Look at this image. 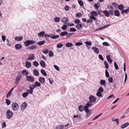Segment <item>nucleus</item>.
<instances>
[{
    "label": "nucleus",
    "instance_id": "60",
    "mask_svg": "<svg viewBox=\"0 0 129 129\" xmlns=\"http://www.w3.org/2000/svg\"><path fill=\"white\" fill-rule=\"evenodd\" d=\"M69 8H70L67 5L66 6L64 7V9L66 11H68L69 10Z\"/></svg>",
    "mask_w": 129,
    "mask_h": 129
},
{
    "label": "nucleus",
    "instance_id": "62",
    "mask_svg": "<svg viewBox=\"0 0 129 129\" xmlns=\"http://www.w3.org/2000/svg\"><path fill=\"white\" fill-rule=\"evenodd\" d=\"M114 65L115 69L117 70L119 69L118 66L115 62H114Z\"/></svg>",
    "mask_w": 129,
    "mask_h": 129
},
{
    "label": "nucleus",
    "instance_id": "21",
    "mask_svg": "<svg viewBox=\"0 0 129 129\" xmlns=\"http://www.w3.org/2000/svg\"><path fill=\"white\" fill-rule=\"evenodd\" d=\"M45 34V32L44 31H42L38 33V35L39 37H43L44 36Z\"/></svg>",
    "mask_w": 129,
    "mask_h": 129
},
{
    "label": "nucleus",
    "instance_id": "50",
    "mask_svg": "<svg viewBox=\"0 0 129 129\" xmlns=\"http://www.w3.org/2000/svg\"><path fill=\"white\" fill-rule=\"evenodd\" d=\"M70 32H75L76 31V30L75 28L72 27L70 28Z\"/></svg>",
    "mask_w": 129,
    "mask_h": 129
},
{
    "label": "nucleus",
    "instance_id": "9",
    "mask_svg": "<svg viewBox=\"0 0 129 129\" xmlns=\"http://www.w3.org/2000/svg\"><path fill=\"white\" fill-rule=\"evenodd\" d=\"M35 58L34 54H32L29 55L28 57V59L29 60H32L34 59Z\"/></svg>",
    "mask_w": 129,
    "mask_h": 129
},
{
    "label": "nucleus",
    "instance_id": "54",
    "mask_svg": "<svg viewBox=\"0 0 129 129\" xmlns=\"http://www.w3.org/2000/svg\"><path fill=\"white\" fill-rule=\"evenodd\" d=\"M96 95L99 97H101L102 96L101 93V92L98 91L96 94Z\"/></svg>",
    "mask_w": 129,
    "mask_h": 129
},
{
    "label": "nucleus",
    "instance_id": "57",
    "mask_svg": "<svg viewBox=\"0 0 129 129\" xmlns=\"http://www.w3.org/2000/svg\"><path fill=\"white\" fill-rule=\"evenodd\" d=\"M102 114V113H101L100 114H99L98 115H97V116L95 117L94 118H93V120H94L96 119L97 118H99V117H100V116H101Z\"/></svg>",
    "mask_w": 129,
    "mask_h": 129
},
{
    "label": "nucleus",
    "instance_id": "59",
    "mask_svg": "<svg viewBox=\"0 0 129 129\" xmlns=\"http://www.w3.org/2000/svg\"><path fill=\"white\" fill-rule=\"evenodd\" d=\"M74 34V33H68V34H67V37H69L73 35Z\"/></svg>",
    "mask_w": 129,
    "mask_h": 129
},
{
    "label": "nucleus",
    "instance_id": "32",
    "mask_svg": "<svg viewBox=\"0 0 129 129\" xmlns=\"http://www.w3.org/2000/svg\"><path fill=\"white\" fill-rule=\"evenodd\" d=\"M68 34V32L66 31H64L62 32L61 34H60V35L61 36H64L65 35H67Z\"/></svg>",
    "mask_w": 129,
    "mask_h": 129
},
{
    "label": "nucleus",
    "instance_id": "43",
    "mask_svg": "<svg viewBox=\"0 0 129 129\" xmlns=\"http://www.w3.org/2000/svg\"><path fill=\"white\" fill-rule=\"evenodd\" d=\"M78 3L79 5L81 6H82L84 5L83 2L82 0H79L78 1Z\"/></svg>",
    "mask_w": 129,
    "mask_h": 129
},
{
    "label": "nucleus",
    "instance_id": "4",
    "mask_svg": "<svg viewBox=\"0 0 129 129\" xmlns=\"http://www.w3.org/2000/svg\"><path fill=\"white\" fill-rule=\"evenodd\" d=\"M22 74L21 73H19L18 75L16 77L15 81V83L16 84H17L19 83L20 79L22 77Z\"/></svg>",
    "mask_w": 129,
    "mask_h": 129
},
{
    "label": "nucleus",
    "instance_id": "58",
    "mask_svg": "<svg viewBox=\"0 0 129 129\" xmlns=\"http://www.w3.org/2000/svg\"><path fill=\"white\" fill-rule=\"evenodd\" d=\"M82 16V13H78L76 14V16L78 17H81Z\"/></svg>",
    "mask_w": 129,
    "mask_h": 129
},
{
    "label": "nucleus",
    "instance_id": "29",
    "mask_svg": "<svg viewBox=\"0 0 129 129\" xmlns=\"http://www.w3.org/2000/svg\"><path fill=\"white\" fill-rule=\"evenodd\" d=\"M35 84L36 87H40L41 86V84L40 83L36 81L35 82Z\"/></svg>",
    "mask_w": 129,
    "mask_h": 129
},
{
    "label": "nucleus",
    "instance_id": "49",
    "mask_svg": "<svg viewBox=\"0 0 129 129\" xmlns=\"http://www.w3.org/2000/svg\"><path fill=\"white\" fill-rule=\"evenodd\" d=\"M108 80L110 83H112L113 81V79L112 77H109L108 79Z\"/></svg>",
    "mask_w": 129,
    "mask_h": 129
},
{
    "label": "nucleus",
    "instance_id": "46",
    "mask_svg": "<svg viewBox=\"0 0 129 129\" xmlns=\"http://www.w3.org/2000/svg\"><path fill=\"white\" fill-rule=\"evenodd\" d=\"M33 89H30V90H27L26 91L28 93V94H32L33 92Z\"/></svg>",
    "mask_w": 129,
    "mask_h": 129
},
{
    "label": "nucleus",
    "instance_id": "8",
    "mask_svg": "<svg viewBox=\"0 0 129 129\" xmlns=\"http://www.w3.org/2000/svg\"><path fill=\"white\" fill-rule=\"evenodd\" d=\"M89 99L90 101L92 102H95L96 100L95 98L92 95H91L89 97Z\"/></svg>",
    "mask_w": 129,
    "mask_h": 129
},
{
    "label": "nucleus",
    "instance_id": "36",
    "mask_svg": "<svg viewBox=\"0 0 129 129\" xmlns=\"http://www.w3.org/2000/svg\"><path fill=\"white\" fill-rule=\"evenodd\" d=\"M36 45L32 46L31 47H28V49L29 50H33L36 49Z\"/></svg>",
    "mask_w": 129,
    "mask_h": 129
},
{
    "label": "nucleus",
    "instance_id": "1",
    "mask_svg": "<svg viewBox=\"0 0 129 129\" xmlns=\"http://www.w3.org/2000/svg\"><path fill=\"white\" fill-rule=\"evenodd\" d=\"M35 43V42L33 40H28L25 41L24 42L25 46L27 47L29 45L34 44Z\"/></svg>",
    "mask_w": 129,
    "mask_h": 129
},
{
    "label": "nucleus",
    "instance_id": "40",
    "mask_svg": "<svg viewBox=\"0 0 129 129\" xmlns=\"http://www.w3.org/2000/svg\"><path fill=\"white\" fill-rule=\"evenodd\" d=\"M104 64L105 65V67L107 69H108L109 68V65L108 63L106 61H104Z\"/></svg>",
    "mask_w": 129,
    "mask_h": 129
},
{
    "label": "nucleus",
    "instance_id": "14",
    "mask_svg": "<svg viewBox=\"0 0 129 129\" xmlns=\"http://www.w3.org/2000/svg\"><path fill=\"white\" fill-rule=\"evenodd\" d=\"M92 48L94 52L97 54H98L99 53V51L98 48L96 47H92Z\"/></svg>",
    "mask_w": 129,
    "mask_h": 129
},
{
    "label": "nucleus",
    "instance_id": "11",
    "mask_svg": "<svg viewBox=\"0 0 129 129\" xmlns=\"http://www.w3.org/2000/svg\"><path fill=\"white\" fill-rule=\"evenodd\" d=\"M23 37L22 36H20L19 37H16L15 38V41H19L22 40L23 39Z\"/></svg>",
    "mask_w": 129,
    "mask_h": 129
},
{
    "label": "nucleus",
    "instance_id": "18",
    "mask_svg": "<svg viewBox=\"0 0 129 129\" xmlns=\"http://www.w3.org/2000/svg\"><path fill=\"white\" fill-rule=\"evenodd\" d=\"M25 66L27 68H30L31 66V63L28 61H26L25 63Z\"/></svg>",
    "mask_w": 129,
    "mask_h": 129
},
{
    "label": "nucleus",
    "instance_id": "6",
    "mask_svg": "<svg viewBox=\"0 0 129 129\" xmlns=\"http://www.w3.org/2000/svg\"><path fill=\"white\" fill-rule=\"evenodd\" d=\"M47 36L48 37L51 38L52 39H56L57 38H58L59 37L58 35H55L53 34H51L50 35H47Z\"/></svg>",
    "mask_w": 129,
    "mask_h": 129
},
{
    "label": "nucleus",
    "instance_id": "13",
    "mask_svg": "<svg viewBox=\"0 0 129 129\" xmlns=\"http://www.w3.org/2000/svg\"><path fill=\"white\" fill-rule=\"evenodd\" d=\"M101 12L103 13L107 17H109V14L107 10H104V11H101Z\"/></svg>",
    "mask_w": 129,
    "mask_h": 129
},
{
    "label": "nucleus",
    "instance_id": "10",
    "mask_svg": "<svg viewBox=\"0 0 129 129\" xmlns=\"http://www.w3.org/2000/svg\"><path fill=\"white\" fill-rule=\"evenodd\" d=\"M15 47L16 49L18 50L21 49L22 47L21 44H18L15 45Z\"/></svg>",
    "mask_w": 129,
    "mask_h": 129
},
{
    "label": "nucleus",
    "instance_id": "51",
    "mask_svg": "<svg viewBox=\"0 0 129 129\" xmlns=\"http://www.w3.org/2000/svg\"><path fill=\"white\" fill-rule=\"evenodd\" d=\"M11 102L8 99H7L6 100V103L7 105H8L11 104Z\"/></svg>",
    "mask_w": 129,
    "mask_h": 129
},
{
    "label": "nucleus",
    "instance_id": "17",
    "mask_svg": "<svg viewBox=\"0 0 129 129\" xmlns=\"http://www.w3.org/2000/svg\"><path fill=\"white\" fill-rule=\"evenodd\" d=\"M34 74L36 76H38L39 75V73L37 69H34L33 71Z\"/></svg>",
    "mask_w": 129,
    "mask_h": 129
},
{
    "label": "nucleus",
    "instance_id": "37",
    "mask_svg": "<svg viewBox=\"0 0 129 129\" xmlns=\"http://www.w3.org/2000/svg\"><path fill=\"white\" fill-rule=\"evenodd\" d=\"M49 50L47 49H45L43 50L42 52L45 54H47L49 52Z\"/></svg>",
    "mask_w": 129,
    "mask_h": 129
},
{
    "label": "nucleus",
    "instance_id": "16",
    "mask_svg": "<svg viewBox=\"0 0 129 129\" xmlns=\"http://www.w3.org/2000/svg\"><path fill=\"white\" fill-rule=\"evenodd\" d=\"M61 21L63 23H66L68 21V19L67 17H64L61 19Z\"/></svg>",
    "mask_w": 129,
    "mask_h": 129
},
{
    "label": "nucleus",
    "instance_id": "15",
    "mask_svg": "<svg viewBox=\"0 0 129 129\" xmlns=\"http://www.w3.org/2000/svg\"><path fill=\"white\" fill-rule=\"evenodd\" d=\"M100 83L101 85L104 86L105 87H106V81L104 80H101L100 81Z\"/></svg>",
    "mask_w": 129,
    "mask_h": 129
},
{
    "label": "nucleus",
    "instance_id": "24",
    "mask_svg": "<svg viewBox=\"0 0 129 129\" xmlns=\"http://www.w3.org/2000/svg\"><path fill=\"white\" fill-rule=\"evenodd\" d=\"M128 12H129V9L128 7L126 9L122 10L121 11V13L122 14H123L124 13H127Z\"/></svg>",
    "mask_w": 129,
    "mask_h": 129
},
{
    "label": "nucleus",
    "instance_id": "56",
    "mask_svg": "<svg viewBox=\"0 0 129 129\" xmlns=\"http://www.w3.org/2000/svg\"><path fill=\"white\" fill-rule=\"evenodd\" d=\"M80 22V20L79 19H76L74 21V22L77 24H79Z\"/></svg>",
    "mask_w": 129,
    "mask_h": 129
},
{
    "label": "nucleus",
    "instance_id": "26",
    "mask_svg": "<svg viewBox=\"0 0 129 129\" xmlns=\"http://www.w3.org/2000/svg\"><path fill=\"white\" fill-rule=\"evenodd\" d=\"M118 8L120 10H123L124 9V6L123 5L120 4L118 6Z\"/></svg>",
    "mask_w": 129,
    "mask_h": 129
},
{
    "label": "nucleus",
    "instance_id": "5",
    "mask_svg": "<svg viewBox=\"0 0 129 129\" xmlns=\"http://www.w3.org/2000/svg\"><path fill=\"white\" fill-rule=\"evenodd\" d=\"M26 80L29 82H33L34 81V78L31 76H27L26 77Z\"/></svg>",
    "mask_w": 129,
    "mask_h": 129
},
{
    "label": "nucleus",
    "instance_id": "55",
    "mask_svg": "<svg viewBox=\"0 0 129 129\" xmlns=\"http://www.w3.org/2000/svg\"><path fill=\"white\" fill-rule=\"evenodd\" d=\"M103 45L105 46H109V43L106 42H104L103 43Z\"/></svg>",
    "mask_w": 129,
    "mask_h": 129
},
{
    "label": "nucleus",
    "instance_id": "48",
    "mask_svg": "<svg viewBox=\"0 0 129 129\" xmlns=\"http://www.w3.org/2000/svg\"><path fill=\"white\" fill-rule=\"evenodd\" d=\"M67 27L66 25L64 24L61 27V29L63 30H65L67 28Z\"/></svg>",
    "mask_w": 129,
    "mask_h": 129
},
{
    "label": "nucleus",
    "instance_id": "25",
    "mask_svg": "<svg viewBox=\"0 0 129 129\" xmlns=\"http://www.w3.org/2000/svg\"><path fill=\"white\" fill-rule=\"evenodd\" d=\"M41 73L43 75L45 76L47 75V74L44 69H41Z\"/></svg>",
    "mask_w": 129,
    "mask_h": 129
},
{
    "label": "nucleus",
    "instance_id": "33",
    "mask_svg": "<svg viewBox=\"0 0 129 129\" xmlns=\"http://www.w3.org/2000/svg\"><path fill=\"white\" fill-rule=\"evenodd\" d=\"M115 15L118 17L119 16V13L118 10H116L114 11Z\"/></svg>",
    "mask_w": 129,
    "mask_h": 129
},
{
    "label": "nucleus",
    "instance_id": "22",
    "mask_svg": "<svg viewBox=\"0 0 129 129\" xmlns=\"http://www.w3.org/2000/svg\"><path fill=\"white\" fill-rule=\"evenodd\" d=\"M40 64L41 66L43 68L45 67V63L44 61L42 60L40 62Z\"/></svg>",
    "mask_w": 129,
    "mask_h": 129
},
{
    "label": "nucleus",
    "instance_id": "53",
    "mask_svg": "<svg viewBox=\"0 0 129 129\" xmlns=\"http://www.w3.org/2000/svg\"><path fill=\"white\" fill-rule=\"evenodd\" d=\"M84 109L85 112L86 113H88L89 112V110L88 108H85V107H84Z\"/></svg>",
    "mask_w": 129,
    "mask_h": 129
},
{
    "label": "nucleus",
    "instance_id": "19",
    "mask_svg": "<svg viewBox=\"0 0 129 129\" xmlns=\"http://www.w3.org/2000/svg\"><path fill=\"white\" fill-rule=\"evenodd\" d=\"M129 125V123L128 122H127L121 125V127L123 129L127 127Z\"/></svg>",
    "mask_w": 129,
    "mask_h": 129
},
{
    "label": "nucleus",
    "instance_id": "47",
    "mask_svg": "<svg viewBox=\"0 0 129 129\" xmlns=\"http://www.w3.org/2000/svg\"><path fill=\"white\" fill-rule=\"evenodd\" d=\"M107 7L109 9L113 10L114 9L113 7L111 5H108Z\"/></svg>",
    "mask_w": 129,
    "mask_h": 129
},
{
    "label": "nucleus",
    "instance_id": "39",
    "mask_svg": "<svg viewBox=\"0 0 129 129\" xmlns=\"http://www.w3.org/2000/svg\"><path fill=\"white\" fill-rule=\"evenodd\" d=\"M91 14L92 15L94 16H96L98 15L97 12L94 11H92Z\"/></svg>",
    "mask_w": 129,
    "mask_h": 129
},
{
    "label": "nucleus",
    "instance_id": "52",
    "mask_svg": "<svg viewBox=\"0 0 129 129\" xmlns=\"http://www.w3.org/2000/svg\"><path fill=\"white\" fill-rule=\"evenodd\" d=\"M54 20L56 22H58L59 21L60 18L58 17H56L54 18Z\"/></svg>",
    "mask_w": 129,
    "mask_h": 129
},
{
    "label": "nucleus",
    "instance_id": "2",
    "mask_svg": "<svg viewBox=\"0 0 129 129\" xmlns=\"http://www.w3.org/2000/svg\"><path fill=\"white\" fill-rule=\"evenodd\" d=\"M13 115V113L10 110H7L6 112V116L7 118L11 119Z\"/></svg>",
    "mask_w": 129,
    "mask_h": 129
},
{
    "label": "nucleus",
    "instance_id": "45",
    "mask_svg": "<svg viewBox=\"0 0 129 129\" xmlns=\"http://www.w3.org/2000/svg\"><path fill=\"white\" fill-rule=\"evenodd\" d=\"M98 91L99 92H102L104 91V90L103 88L101 87H100L98 89Z\"/></svg>",
    "mask_w": 129,
    "mask_h": 129
},
{
    "label": "nucleus",
    "instance_id": "30",
    "mask_svg": "<svg viewBox=\"0 0 129 129\" xmlns=\"http://www.w3.org/2000/svg\"><path fill=\"white\" fill-rule=\"evenodd\" d=\"M84 107L83 106L80 105L78 107L79 111L80 112H82L83 111L84 109Z\"/></svg>",
    "mask_w": 129,
    "mask_h": 129
},
{
    "label": "nucleus",
    "instance_id": "42",
    "mask_svg": "<svg viewBox=\"0 0 129 129\" xmlns=\"http://www.w3.org/2000/svg\"><path fill=\"white\" fill-rule=\"evenodd\" d=\"M63 45L61 43L58 44L57 45L56 47L58 48H61L62 47Z\"/></svg>",
    "mask_w": 129,
    "mask_h": 129
},
{
    "label": "nucleus",
    "instance_id": "41",
    "mask_svg": "<svg viewBox=\"0 0 129 129\" xmlns=\"http://www.w3.org/2000/svg\"><path fill=\"white\" fill-rule=\"evenodd\" d=\"M33 64L34 66L37 67L39 65V63L36 61H35L33 62Z\"/></svg>",
    "mask_w": 129,
    "mask_h": 129
},
{
    "label": "nucleus",
    "instance_id": "63",
    "mask_svg": "<svg viewBox=\"0 0 129 129\" xmlns=\"http://www.w3.org/2000/svg\"><path fill=\"white\" fill-rule=\"evenodd\" d=\"M99 58L102 60H104V58L102 56V55L101 54H99Z\"/></svg>",
    "mask_w": 129,
    "mask_h": 129
},
{
    "label": "nucleus",
    "instance_id": "38",
    "mask_svg": "<svg viewBox=\"0 0 129 129\" xmlns=\"http://www.w3.org/2000/svg\"><path fill=\"white\" fill-rule=\"evenodd\" d=\"M48 54L50 57L53 56L54 55L53 52L52 51H50Z\"/></svg>",
    "mask_w": 129,
    "mask_h": 129
},
{
    "label": "nucleus",
    "instance_id": "12",
    "mask_svg": "<svg viewBox=\"0 0 129 129\" xmlns=\"http://www.w3.org/2000/svg\"><path fill=\"white\" fill-rule=\"evenodd\" d=\"M39 80L41 83L42 84L44 83L45 81V78L42 77H40L39 78Z\"/></svg>",
    "mask_w": 129,
    "mask_h": 129
},
{
    "label": "nucleus",
    "instance_id": "27",
    "mask_svg": "<svg viewBox=\"0 0 129 129\" xmlns=\"http://www.w3.org/2000/svg\"><path fill=\"white\" fill-rule=\"evenodd\" d=\"M45 42L46 41H43L38 42L37 44L39 46H41L44 44Z\"/></svg>",
    "mask_w": 129,
    "mask_h": 129
},
{
    "label": "nucleus",
    "instance_id": "64",
    "mask_svg": "<svg viewBox=\"0 0 129 129\" xmlns=\"http://www.w3.org/2000/svg\"><path fill=\"white\" fill-rule=\"evenodd\" d=\"M82 44L83 43L81 42H77L75 44V45L77 46H80L82 45Z\"/></svg>",
    "mask_w": 129,
    "mask_h": 129
},
{
    "label": "nucleus",
    "instance_id": "44",
    "mask_svg": "<svg viewBox=\"0 0 129 129\" xmlns=\"http://www.w3.org/2000/svg\"><path fill=\"white\" fill-rule=\"evenodd\" d=\"M105 73L106 77L107 78L109 77V74L107 70H106L105 71Z\"/></svg>",
    "mask_w": 129,
    "mask_h": 129
},
{
    "label": "nucleus",
    "instance_id": "20",
    "mask_svg": "<svg viewBox=\"0 0 129 129\" xmlns=\"http://www.w3.org/2000/svg\"><path fill=\"white\" fill-rule=\"evenodd\" d=\"M73 45V44L70 42L67 43L66 44V46L67 47H72Z\"/></svg>",
    "mask_w": 129,
    "mask_h": 129
},
{
    "label": "nucleus",
    "instance_id": "34",
    "mask_svg": "<svg viewBox=\"0 0 129 129\" xmlns=\"http://www.w3.org/2000/svg\"><path fill=\"white\" fill-rule=\"evenodd\" d=\"M63 127V125H60L56 126L55 129H62Z\"/></svg>",
    "mask_w": 129,
    "mask_h": 129
},
{
    "label": "nucleus",
    "instance_id": "35",
    "mask_svg": "<svg viewBox=\"0 0 129 129\" xmlns=\"http://www.w3.org/2000/svg\"><path fill=\"white\" fill-rule=\"evenodd\" d=\"M28 95V93L27 92H25L22 94V95L23 98H26Z\"/></svg>",
    "mask_w": 129,
    "mask_h": 129
},
{
    "label": "nucleus",
    "instance_id": "3",
    "mask_svg": "<svg viewBox=\"0 0 129 129\" xmlns=\"http://www.w3.org/2000/svg\"><path fill=\"white\" fill-rule=\"evenodd\" d=\"M19 107L18 105L16 102L12 104V107L13 110L14 111H17Z\"/></svg>",
    "mask_w": 129,
    "mask_h": 129
},
{
    "label": "nucleus",
    "instance_id": "61",
    "mask_svg": "<svg viewBox=\"0 0 129 129\" xmlns=\"http://www.w3.org/2000/svg\"><path fill=\"white\" fill-rule=\"evenodd\" d=\"M85 43L87 45L91 46L92 45L91 43L89 41L86 42Z\"/></svg>",
    "mask_w": 129,
    "mask_h": 129
},
{
    "label": "nucleus",
    "instance_id": "31",
    "mask_svg": "<svg viewBox=\"0 0 129 129\" xmlns=\"http://www.w3.org/2000/svg\"><path fill=\"white\" fill-rule=\"evenodd\" d=\"M82 25L81 24H77L76 26L75 27L78 29H79L82 27Z\"/></svg>",
    "mask_w": 129,
    "mask_h": 129
},
{
    "label": "nucleus",
    "instance_id": "7",
    "mask_svg": "<svg viewBox=\"0 0 129 129\" xmlns=\"http://www.w3.org/2000/svg\"><path fill=\"white\" fill-rule=\"evenodd\" d=\"M27 106V104L25 102H24L21 105V109L22 110H24L26 108Z\"/></svg>",
    "mask_w": 129,
    "mask_h": 129
},
{
    "label": "nucleus",
    "instance_id": "28",
    "mask_svg": "<svg viewBox=\"0 0 129 129\" xmlns=\"http://www.w3.org/2000/svg\"><path fill=\"white\" fill-rule=\"evenodd\" d=\"M29 87L30 89H31L33 90L35 88H36V87L35 85V84H33L32 85H30L29 86Z\"/></svg>",
    "mask_w": 129,
    "mask_h": 129
},
{
    "label": "nucleus",
    "instance_id": "23",
    "mask_svg": "<svg viewBox=\"0 0 129 129\" xmlns=\"http://www.w3.org/2000/svg\"><path fill=\"white\" fill-rule=\"evenodd\" d=\"M22 74L24 75H26L28 76V72L26 70H24L22 71Z\"/></svg>",
    "mask_w": 129,
    "mask_h": 129
}]
</instances>
